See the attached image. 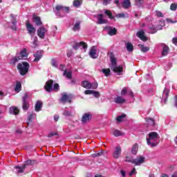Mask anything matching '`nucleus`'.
Returning <instances> with one entry per match:
<instances>
[{
  "label": "nucleus",
  "mask_w": 177,
  "mask_h": 177,
  "mask_svg": "<svg viewBox=\"0 0 177 177\" xmlns=\"http://www.w3.org/2000/svg\"><path fill=\"white\" fill-rule=\"evenodd\" d=\"M46 32H48V30L44 27H41L37 30V35L39 38H41V39L45 38V33Z\"/></svg>",
  "instance_id": "9d476101"
},
{
  "label": "nucleus",
  "mask_w": 177,
  "mask_h": 177,
  "mask_svg": "<svg viewBox=\"0 0 177 177\" xmlns=\"http://www.w3.org/2000/svg\"><path fill=\"white\" fill-rule=\"evenodd\" d=\"M27 165H24L23 166H15V174H23L24 172V169H26Z\"/></svg>",
  "instance_id": "dca6fc26"
},
{
  "label": "nucleus",
  "mask_w": 177,
  "mask_h": 177,
  "mask_svg": "<svg viewBox=\"0 0 177 177\" xmlns=\"http://www.w3.org/2000/svg\"><path fill=\"white\" fill-rule=\"evenodd\" d=\"M124 118H125V114L118 116L116 120L118 122H121V121H122V120H124Z\"/></svg>",
  "instance_id": "09e8293b"
},
{
  "label": "nucleus",
  "mask_w": 177,
  "mask_h": 177,
  "mask_svg": "<svg viewBox=\"0 0 177 177\" xmlns=\"http://www.w3.org/2000/svg\"><path fill=\"white\" fill-rule=\"evenodd\" d=\"M92 95H93L94 97H100V93L98 91H93Z\"/></svg>",
  "instance_id": "8fccbe9b"
},
{
  "label": "nucleus",
  "mask_w": 177,
  "mask_h": 177,
  "mask_svg": "<svg viewBox=\"0 0 177 177\" xmlns=\"http://www.w3.org/2000/svg\"><path fill=\"white\" fill-rule=\"evenodd\" d=\"M91 88L92 89H96L97 88V82H93L91 84Z\"/></svg>",
  "instance_id": "6e6d98bb"
},
{
  "label": "nucleus",
  "mask_w": 177,
  "mask_h": 177,
  "mask_svg": "<svg viewBox=\"0 0 177 177\" xmlns=\"http://www.w3.org/2000/svg\"><path fill=\"white\" fill-rule=\"evenodd\" d=\"M137 37L144 42H146V41L148 39L147 37L145 36V30H141L137 32Z\"/></svg>",
  "instance_id": "4468645a"
},
{
  "label": "nucleus",
  "mask_w": 177,
  "mask_h": 177,
  "mask_svg": "<svg viewBox=\"0 0 177 177\" xmlns=\"http://www.w3.org/2000/svg\"><path fill=\"white\" fill-rule=\"evenodd\" d=\"M128 95H129V96H131V97H133V93L132 92V91H129Z\"/></svg>",
  "instance_id": "774afa93"
},
{
  "label": "nucleus",
  "mask_w": 177,
  "mask_h": 177,
  "mask_svg": "<svg viewBox=\"0 0 177 177\" xmlns=\"http://www.w3.org/2000/svg\"><path fill=\"white\" fill-rule=\"evenodd\" d=\"M105 15H107L109 16V19H113V15L111 14V12L109 10H105Z\"/></svg>",
  "instance_id": "de8ad7c7"
},
{
  "label": "nucleus",
  "mask_w": 177,
  "mask_h": 177,
  "mask_svg": "<svg viewBox=\"0 0 177 177\" xmlns=\"http://www.w3.org/2000/svg\"><path fill=\"white\" fill-rule=\"evenodd\" d=\"M171 10L175 11L177 9V4L176 3H171L170 6Z\"/></svg>",
  "instance_id": "3c124183"
},
{
  "label": "nucleus",
  "mask_w": 177,
  "mask_h": 177,
  "mask_svg": "<svg viewBox=\"0 0 177 177\" xmlns=\"http://www.w3.org/2000/svg\"><path fill=\"white\" fill-rule=\"evenodd\" d=\"M38 46V37H35L32 44V48H37Z\"/></svg>",
  "instance_id": "79ce46f5"
},
{
  "label": "nucleus",
  "mask_w": 177,
  "mask_h": 177,
  "mask_svg": "<svg viewBox=\"0 0 177 177\" xmlns=\"http://www.w3.org/2000/svg\"><path fill=\"white\" fill-rule=\"evenodd\" d=\"M126 48L128 52H132L133 50V45L131 43H126Z\"/></svg>",
  "instance_id": "e433bc0d"
},
{
  "label": "nucleus",
  "mask_w": 177,
  "mask_h": 177,
  "mask_svg": "<svg viewBox=\"0 0 177 177\" xmlns=\"http://www.w3.org/2000/svg\"><path fill=\"white\" fill-rule=\"evenodd\" d=\"M42 55H44L43 50H39L35 53L34 54L35 59L33 60V62H39V60L42 59Z\"/></svg>",
  "instance_id": "f3484780"
},
{
  "label": "nucleus",
  "mask_w": 177,
  "mask_h": 177,
  "mask_svg": "<svg viewBox=\"0 0 177 177\" xmlns=\"http://www.w3.org/2000/svg\"><path fill=\"white\" fill-rule=\"evenodd\" d=\"M27 56H28L27 49L24 48L20 52L18 57H15L14 58H12L11 59V63H13V64H15V63H17V62H19V60H23V59H24V57H27Z\"/></svg>",
  "instance_id": "423d86ee"
},
{
  "label": "nucleus",
  "mask_w": 177,
  "mask_h": 177,
  "mask_svg": "<svg viewBox=\"0 0 177 177\" xmlns=\"http://www.w3.org/2000/svg\"><path fill=\"white\" fill-rule=\"evenodd\" d=\"M41 109H42V102L37 101L35 106V111H41Z\"/></svg>",
  "instance_id": "7c9ffc66"
},
{
  "label": "nucleus",
  "mask_w": 177,
  "mask_h": 177,
  "mask_svg": "<svg viewBox=\"0 0 177 177\" xmlns=\"http://www.w3.org/2000/svg\"><path fill=\"white\" fill-rule=\"evenodd\" d=\"M25 162H26L25 164L26 165H32V164H34V161L30 160H26Z\"/></svg>",
  "instance_id": "13d9d810"
},
{
  "label": "nucleus",
  "mask_w": 177,
  "mask_h": 177,
  "mask_svg": "<svg viewBox=\"0 0 177 177\" xmlns=\"http://www.w3.org/2000/svg\"><path fill=\"white\" fill-rule=\"evenodd\" d=\"M19 109L16 106H11L10 108V114H13L14 115H17L19 113Z\"/></svg>",
  "instance_id": "bb28decb"
},
{
  "label": "nucleus",
  "mask_w": 177,
  "mask_h": 177,
  "mask_svg": "<svg viewBox=\"0 0 177 177\" xmlns=\"http://www.w3.org/2000/svg\"><path fill=\"white\" fill-rule=\"evenodd\" d=\"M135 5L138 8H142L143 6V0H135Z\"/></svg>",
  "instance_id": "ea45409f"
},
{
  "label": "nucleus",
  "mask_w": 177,
  "mask_h": 177,
  "mask_svg": "<svg viewBox=\"0 0 177 177\" xmlns=\"http://www.w3.org/2000/svg\"><path fill=\"white\" fill-rule=\"evenodd\" d=\"M136 174V169L133 168L132 171L129 173V176H132V175H135Z\"/></svg>",
  "instance_id": "0e129e2a"
},
{
  "label": "nucleus",
  "mask_w": 177,
  "mask_h": 177,
  "mask_svg": "<svg viewBox=\"0 0 177 177\" xmlns=\"http://www.w3.org/2000/svg\"><path fill=\"white\" fill-rule=\"evenodd\" d=\"M44 89L47 92H52V91L57 92L59 91V84L56 83L53 85V80H48L44 86Z\"/></svg>",
  "instance_id": "20e7f679"
},
{
  "label": "nucleus",
  "mask_w": 177,
  "mask_h": 177,
  "mask_svg": "<svg viewBox=\"0 0 177 177\" xmlns=\"http://www.w3.org/2000/svg\"><path fill=\"white\" fill-rule=\"evenodd\" d=\"M73 48L75 49V50H77V49H82L83 52H86V49H88V45L84 41H80L79 43L76 42L73 45Z\"/></svg>",
  "instance_id": "0eeeda50"
},
{
  "label": "nucleus",
  "mask_w": 177,
  "mask_h": 177,
  "mask_svg": "<svg viewBox=\"0 0 177 177\" xmlns=\"http://www.w3.org/2000/svg\"><path fill=\"white\" fill-rule=\"evenodd\" d=\"M111 65L110 68L112 71L115 72L118 75H122L123 68L122 66H117V59L114 57L113 53L111 54Z\"/></svg>",
  "instance_id": "f257e3e1"
},
{
  "label": "nucleus",
  "mask_w": 177,
  "mask_h": 177,
  "mask_svg": "<svg viewBox=\"0 0 177 177\" xmlns=\"http://www.w3.org/2000/svg\"><path fill=\"white\" fill-rule=\"evenodd\" d=\"M112 135H113V136H115V137L124 136V133H122V131L120 130L115 129L112 131Z\"/></svg>",
  "instance_id": "c85d7f7f"
},
{
  "label": "nucleus",
  "mask_w": 177,
  "mask_h": 177,
  "mask_svg": "<svg viewBox=\"0 0 177 177\" xmlns=\"http://www.w3.org/2000/svg\"><path fill=\"white\" fill-rule=\"evenodd\" d=\"M114 102L117 104H122L123 103H125V100L121 96H118L114 98Z\"/></svg>",
  "instance_id": "5701e85b"
},
{
  "label": "nucleus",
  "mask_w": 177,
  "mask_h": 177,
  "mask_svg": "<svg viewBox=\"0 0 177 177\" xmlns=\"http://www.w3.org/2000/svg\"><path fill=\"white\" fill-rule=\"evenodd\" d=\"M158 25L156 26L157 30H162V27L165 26V21L160 20L157 22Z\"/></svg>",
  "instance_id": "cd10ccee"
},
{
  "label": "nucleus",
  "mask_w": 177,
  "mask_h": 177,
  "mask_svg": "<svg viewBox=\"0 0 177 177\" xmlns=\"http://www.w3.org/2000/svg\"><path fill=\"white\" fill-rule=\"evenodd\" d=\"M27 99H28V95L27 94H25L23 97V110H24L25 111H27V110L30 107V105L27 102Z\"/></svg>",
  "instance_id": "f8f14e48"
},
{
  "label": "nucleus",
  "mask_w": 177,
  "mask_h": 177,
  "mask_svg": "<svg viewBox=\"0 0 177 177\" xmlns=\"http://www.w3.org/2000/svg\"><path fill=\"white\" fill-rule=\"evenodd\" d=\"M157 31H158V29H157V26H149L148 28L149 34H156Z\"/></svg>",
  "instance_id": "393cba45"
},
{
  "label": "nucleus",
  "mask_w": 177,
  "mask_h": 177,
  "mask_svg": "<svg viewBox=\"0 0 177 177\" xmlns=\"http://www.w3.org/2000/svg\"><path fill=\"white\" fill-rule=\"evenodd\" d=\"M15 91V92H17V93H19V92L21 91V84L20 82H17Z\"/></svg>",
  "instance_id": "a19ab883"
},
{
  "label": "nucleus",
  "mask_w": 177,
  "mask_h": 177,
  "mask_svg": "<svg viewBox=\"0 0 177 177\" xmlns=\"http://www.w3.org/2000/svg\"><path fill=\"white\" fill-rule=\"evenodd\" d=\"M97 18L98 20L97 21L98 24H104L106 23V19H103V15L102 14L98 15Z\"/></svg>",
  "instance_id": "a878e982"
},
{
  "label": "nucleus",
  "mask_w": 177,
  "mask_h": 177,
  "mask_svg": "<svg viewBox=\"0 0 177 177\" xmlns=\"http://www.w3.org/2000/svg\"><path fill=\"white\" fill-rule=\"evenodd\" d=\"M10 16L12 19L11 23L12 24V26H11V28L12 30H14L15 31H16V30H17V28L16 27V24H17V21H16V17H15L12 14H11Z\"/></svg>",
  "instance_id": "412c9836"
},
{
  "label": "nucleus",
  "mask_w": 177,
  "mask_h": 177,
  "mask_svg": "<svg viewBox=\"0 0 177 177\" xmlns=\"http://www.w3.org/2000/svg\"><path fill=\"white\" fill-rule=\"evenodd\" d=\"M145 120H146V122L148 124V125L153 126L155 124L154 120H153L152 118H146Z\"/></svg>",
  "instance_id": "4c0bfd02"
},
{
  "label": "nucleus",
  "mask_w": 177,
  "mask_h": 177,
  "mask_svg": "<svg viewBox=\"0 0 177 177\" xmlns=\"http://www.w3.org/2000/svg\"><path fill=\"white\" fill-rule=\"evenodd\" d=\"M122 6L124 9H129V8H131V1L124 0L122 2Z\"/></svg>",
  "instance_id": "c756f323"
},
{
  "label": "nucleus",
  "mask_w": 177,
  "mask_h": 177,
  "mask_svg": "<svg viewBox=\"0 0 177 177\" xmlns=\"http://www.w3.org/2000/svg\"><path fill=\"white\" fill-rule=\"evenodd\" d=\"M121 147L120 146H117L115 148V151L113 152V158H120L121 157Z\"/></svg>",
  "instance_id": "ddd939ff"
},
{
  "label": "nucleus",
  "mask_w": 177,
  "mask_h": 177,
  "mask_svg": "<svg viewBox=\"0 0 177 177\" xmlns=\"http://www.w3.org/2000/svg\"><path fill=\"white\" fill-rule=\"evenodd\" d=\"M131 153L132 154H136V153H138V144H134L133 145V147L131 149Z\"/></svg>",
  "instance_id": "c03bdc74"
},
{
  "label": "nucleus",
  "mask_w": 177,
  "mask_h": 177,
  "mask_svg": "<svg viewBox=\"0 0 177 177\" xmlns=\"http://www.w3.org/2000/svg\"><path fill=\"white\" fill-rule=\"evenodd\" d=\"M26 26L28 34H30L31 38H32V37L35 35V32L37 31V29L28 21H26Z\"/></svg>",
  "instance_id": "6e6552de"
},
{
  "label": "nucleus",
  "mask_w": 177,
  "mask_h": 177,
  "mask_svg": "<svg viewBox=\"0 0 177 177\" xmlns=\"http://www.w3.org/2000/svg\"><path fill=\"white\" fill-rule=\"evenodd\" d=\"M61 102L62 103H71V97H70L67 94L64 93L62 94Z\"/></svg>",
  "instance_id": "6ab92c4d"
},
{
  "label": "nucleus",
  "mask_w": 177,
  "mask_h": 177,
  "mask_svg": "<svg viewBox=\"0 0 177 177\" xmlns=\"http://www.w3.org/2000/svg\"><path fill=\"white\" fill-rule=\"evenodd\" d=\"M139 48H140L141 51H142L144 53H146V52H149L150 50V48L149 46H145V45L139 44Z\"/></svg>",
  "instance_id": "473e14b6"
},
{
  "label": "nucleus",
  "mask_w": 177,
  "mask_h": 177,
  "mask_svg": "<svg viewBox=\"0 0 177 177\" xmlns=\"http://www.w3.org/2000/svg\"><path fill=\"white\" fill-rule=\"evenodd\" d=\"M103 5L107 6L111 2V0H103Z\"/></svg>",
  "instance_id": "680f3d73"
},
{
  "label": "nucleus",
  "mask_w": 177,
  "mask_h": 177,
  "mask_svg": "<svg viewBox=\"0 0 177 177\" xmlns=\"http://www.w3.org/2000/svg\"><path fill=\"white\" fill-rule=\"evenodd\" d=\"M58 68H59L61 70V71H64V73L65 71H66V66H64V65H63V64H60L59 67L58 66Z\"/></svg>",
  "instance_id": "5fc2aeb1"
},
{
  "label": "nucleus",
  "mask_w": 177,
  "mask_h": 177,
  "mask_svg": "<svg viewBox=\"0 0 177 177\" xmlns=\"http://www.w3.org/2000/svg\"><path fill=\"white\" fill-rule=\"evenodd\" d=\"M63 76L66 77L68 80H71V78L73 77V73L71 71L67 72V71H64Z\"/></svg>",
  "instance_id": "2f4dec72"
},
{
  "label": "nucleus",
  "mask_w": 177,
  "mask_h": 177,
  "mask_svg": "<svg viewBox=\"0 0 177 177\" xmlns=\"http://www.w3.org/2000/svg\"><path fill=\"white\" fill-rule=\"evenodd\" d=\"M102 72L103 73V74H104V75L106 77H109V75H110V69L109 68H103L102 70Z\"/></svg>",
  "instance_id": "a18cd8bd"
},
{
  "label": "nucleus",
  "mask_w": 177,
  "mask_h": 177,
  "mask_svg": "<svg viewBox=\"0 0 177 177\" xmlns=\"http://www.w3.org/2000/svg\"><path fill=\"white\" fill-rule=\"evenodd\" d=\"M17 68L21 75H26V74L28 73L30 64H28L27 62L19 63L17 66Z\"/></svg>",
  "instance_id": "39448f33"
},
{
  "label": "nucleus",
  "mask_w": 177,
  "mask_h": 177,
  "mask_svg": "<svg viewBox=\"0 0 177 177\" xmlns=\"http://www.w3.org/2000/svg\"><path fill=\"white\" fill-rule=\"evenodd\" d=\"M155 13L156 16H157L158 17H162V12L156 10Z\"/></svg>",
  "instance_id": "4d7b16f0"
},
{
  "label": "nucleus",
  "mask_w": 177,
  "mask_h": 177,
  "mask_svg": "<svg viewBox=\"0 0 177 177\" xmlns=\"http://www.w3.org/2000/svg\"><path fill=\"white\" fill-rule=\"evenodd\" d=\"M81 21H77L73 26V31H80Z\"/></svg>",
  "instance_id": "58836bf2"
},
{
  "label": "nucleus",
  "mask_w": 177,
  "mask_h": 177,
  "mask_svg": "<svg viewBox=\"0 0 177 177\" xmlns=\"http://www.w3.org/2000/svg\"><path fill=\"white\" fill-rule=\"evenodd\" d=\"M70 8L68 7L63 6H56L55 9H54V12L58 17H64L66 16V14L68 13Z\"/></svg>",
  "instance_id": "7ed1b4c3"
},
{
  "label": "nucleus",
  "mask_w": 177,
  "mask_h": 177,
  "mask_svg": "<svg viewBox=\"0 0 177 177\" xmlns=\"http://www.w3.org/2000/svg\"><path fill=\"white\" fill-rule=\"evenodd\" d=\"M128 160H131L132 161H133L135 159H133V157L132 156H126V160H124L125 162H131L128 161Z\"/></svg>",
  "instance_id": "864d4df0"
},
{
  "label": "nucleus",
  "mask_w": 177,
  "mask_h": 177,
  "mask_svg": "<svg viewBox=\"0 0 177 177\" xmlns=\"http://www.w3.org/2000/svg\"><path fill=\"white\" fill-rule=\"evenodd\" d=\"M127 92H128V90L127 89V88H123L121 91V95L124 96V95H127Z\"/></svg>",
  "instance_id": "603ef678"
},
{
  "label": "nucleus",
  "mask_w": 177,
  "mask_h": 177,
  "mask_svg": "<svg viewBox=\"0 0 177 177\" xmlns=\"http://www.w3.org/2000/svg\"><path fill=\"white\" fill-rule=\"evenodd\" d=\"M56 135H57L56 133H55V132H50V133H48V138H52L53 136H56Z\"/></svg>",
  "instance_id": "69168bd1"
},
{
  "label": "nucleus",
  "mask_w": 177,
  "mask_h": 177,
  "mask_svg": "<svg viewBox=\"0 0 177 177\" xmlns=\"http://www.w3.org/2000/svg\"><path fill=\"white\" fill-rule=\"evenodd\" d=\"M103 155V152H98L96 153H94L93 156V157H100V156Z\"/></svg>",
  "instance_id": "052dcab7"
},
{
  "label": "nucleus",
  "mask_w": 177,
  "mask_h": 177,
  "mask_svg": "<svg viewBox=\"0 0 177 177\" xmlns=\"http://www.w3.org/2000/svg\"><path fill=\"white\" fill-rule=\"evenodd\" d=\"M89 56L92 59H97V53H96V46H93L91 48L89 51Z\"/></svg>",
  "instance_id": "2eb2a0df"
},
{
  "label": "nucleus",
  "mask_w": 177,
  "mask_h": 177,
  "mask_svg": "<svg viewBox=\"0 0 177 177\" xmlns=\"http://www.w3.org/2000/svg\"><path fill=\"white\" fill-rule=\"evenodd\" d=\"M51 64L53 67H55V68H59V61L55 59H53L51 60Z\"/></svg>",
  "instance_id": "f704fd0d"
},
{
  "label": "nucleus",
  "mask_w": 177,
  "mask_h": 177,
  "mask_svg": "<svg viewBox=\"0 0 177 177\" xmlns=\"http://www.w3.org/2000/svg\"><path fill=\"white\" fill-rule=\"evenodd\" d=\"M168 95H169V90L165 88L162 93V97L161 102H165V104L167 103V100H168Z\"/></svg>",
  "instance_id": "a211bd4d"
},
{
  "label": "nucleus",
  "mask_w": 177,
  "mask_h": 177,
  "mask_svg": "<svg viewBox=\"0 0 177 177\" xmlns=\"http://www.w3.org/2000/svg\"><path fill=\"white\" fill-rule=\"evenodd\" d=\"M105 30H107L109 35L111 36L115 35V34L117 33V29H115V28L106 26L105 28Z\"/></svg>",
  "instance_id": "aec40b11"
},
{
  "label": "nucleus",
  "mask_w": 177,
  "mask_h": 177,
  "mask_svg": "<svg viewBox=\"0 0 177 177\" xmlns=\"http://www.w3.org/2000/svg\"><path fill=\"white\" fill-rule=\"evenodd\" d=\"M145 160L146 158L143 156H138L136 159L133 160H127V161L131 162V164H135L136 165H142L145 162Z\"/></svg>",
  "instance_id": "1a4fd4ad"
},
{
  "label": "nucleus",
  "mask_w": 177,
  "mask_h": 177,
  "mask_svg": "<svg viewBox=\"0 0 177 177\" xmlns=\"http://www.w3.org/2000/svg\"><path fill=\"white\" fill-rule=\"evenodd\" d=\"M73 111H68L67 109H65L63 114L65 115V117H70L71 115V113Z\"/></svg>",
  "instance_id": "49530a36"
},
{
  "label": "nucleus",
  "mask_w": 177,
  "mask_h": 177,
  "mask_svg": "<svg viewBox=\"0 0 177 177\" xmlns=\"http://www.w3.org/2000/svg\"><path fill=\"white\" fill-rule=\"evenodd\" d=\"M33 23H35L36 26H42L41 18L36 15H33Z\"/></svg>",
  "instance_id": "b1692460"
},
{
  "label": "nucleus",
  "mask_w": 177,
  "mask_h": 177,
  "mask_svg": "<svg viewBox=\"0 0 177 177\" xmlns=\"http://www.w3.org/2000/svg\"><path fill=\"white\" fill-rule=\"evenodd\" d=\"M172 42H173V44H174V45H176V46H177V37L173 38Z\"/></svg>",
  "instance_id": "338daca9"
},
{
  "label": "nucleus",
  "mask_w": 177,
  "mask_h": 177,
  "mask_svg": "<svg viewBox=\"0 0 177 177\" xmlns=\"http://www.w3.org/2000/svg\"><path fill=\"white\" fill-rule=\"evenodd\" d=\"M93 90H86L84 91L85 95H92Z\"/></svg>",
  "instance_id": "bf43d9fd"
},
{
  "label": "nucleus",
  "mask_w": 177,
  "mask_h": 177,
  "mask_svg": "<svg viewBox=\"0 0 177 177\" xmlns=\"http://www.w3.org/2000/svg\"><path fill=\"white\" fill-rule=\"evenodd\" d=\"M82 86L86 89H91L92 88V84L88 80H85L82 82Z\"/></svg>",
  "instance_id": "4be33fe9"
},
{
  "label": "nucleus",
  "mask_w": 177,
  "mask_h": 177,
  "mask_svg": "<svg viewBox=\"0 0 177 177\" xmlns=\"http://www.w3.org/2000/svg\"><path fill=\"white\" fill-rule=\"evenodd\" d=\"M168 52H169V48H168L167 46H165L162 51V55L167 56L168 55Z\"/></svg>",
  "instance_id": "c9c22d12"
},
{
  "label": "nucleus",
  "mask_w": 177,
  "mask_h": 177,
  "mask_svg": "<svg viewBox=\"0 0 177 177\" xmlns=\"http://www.w3.org/2000/svg\"><path fill=\"white\" fill-rule=\"evenodd\" d=\"M73 5L75 8H80L82 5V0H74Z\"/></svg>",
  "instance_id": "72a5a7b5"
},
{
  "label": "nucleus",
  "mask_w": 177,
  "mask_h": 177,
  "mask_svg": "<svg viewBox=\"0 0 177 177\" xmlns=\"http://www.w3.org/2000/svg\"><path fill=\"white\" fill-rule=\"evenodd\" d=\"M92 119V115L90 113H84L82 117V124H86V122H89Z\"/></svg>",
  "instance_id": "9b49d317"
},
{
  "label": "nucleus",
  "mask_w": 177,
  "mask_h": 177,
  "mask_svg": "<svg viewBox=\"0 0 177 177\" xmlns=\"http://www.w3.org/2000/svg\"><path fill=\"white\" fill-rule=\"evenodd\" d=\"M149 138L147 139V143L150 147H156L158 145V140L160 139V136L156 132L152 131L149 134Z\"/></svg>",
  "instance_id": "f03ea898"
},
{
  "label": "nucleus",
  "mask_w": 177,
  "mask_h": 177,
  "mask_svg": "<svg viewBox=\"0 0 177 177\" xmlns=\"http://www.w3.org/2000/svg\"><path fill=\"white\" fill-rule=\"evenodd\" d=\"M167 23H170L171 24H174V23H176V21H172L171 19H166Z\"/></svg>",
  "instance_id": "e2e57ef3"
},
{
  "label": "nucleus",
  "mask_w": 177,
  "mask_h": 177,
  "mask_svg": "<svg viewBox=\"0 0 177 177\" xmlns=\"http://www.w3.org/2000/svg\"><path fill=\"white\" fill-rule=\"evenodd\" d=\"M116 17L118 19H125V17H128V14L127 13H119L116 15Z\"/></svg>",
  "instance_id": "37998d69"
}]
</instances>
